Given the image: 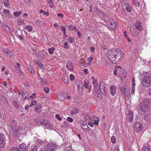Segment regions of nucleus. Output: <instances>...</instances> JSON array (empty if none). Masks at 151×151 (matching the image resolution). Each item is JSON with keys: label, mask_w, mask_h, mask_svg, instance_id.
<instances>
[{"label": "nucleus", "mask_w": 151, "mask_h": 151, "mask_svg": "<svg viewBox=\"0 0 151 151\" xmlns=\"http://www.w3.org/2000/svg\"><path fill=\"white\" fill-rule=\"evenodd\" d=\"M123 55L122 51L119 49L109 51L107 56L109 60L113 63L116 64L121 59Z\"/></svg>", "instance_id": "f257e3e1"}, {"label": "nucleus", "mask_w": 151, "mask_h": 151, "mask_svg": "<svg viewBox=\"0 0 151 151\" xmlns=\"http://www.w3.org/2000/svg\"><path fill=\"white\" fill-rule=\"evenodd\" d=\"M151 109V100L145 99L142 100L138 108L139 113L144 115Z\"/></svg>", "instance_id": "f03ea898"}, {"label": "nucleus", "mask_w": 151, "mask_h": 151, "mask_svg": "<svg viewBox=\"0 0 151 151\" xmlns=\"http://www.w3.org/2000/svg\"><path fill=\"white\" fill-rule=\"evenodd\" d=\"M142 83L143 85L146 87L151 86V76H145L142 79Z\"/></svg>", "instance_id": "7ed1b4c3"}, {"label": "nucleus", "mask_w": 151, "mask_h": 151, "mask_svg": "<svg viewBox=\"0 0 151 151\" xmlns=\"http://www.w3.org/2000/svg\"><path fill=\"white\" fill-rule=\"evenodd\" d=\"M143 128V124L139 122L135 123L133 126L134 131L136 132L142 131Z\"/></svg>", "instance_id": "20e7f679"}, {"label": "nucleus", "mask_w": 151, "mask_h": 151, "mask_svg": "<svg viewBox=\"0 0 151 151\" xmlns=\"http://www.w3.org/2000/svg\"><path fill=\"white\" fill-rule=\"evenodd\" d=\"M122 4L124 9H126L128 12H131L132 7L129 1L126 0H124L122 2Z\"/></svg>", "instance_id": "39448f33"}, {"label": "nucleus", "mask_w": 151, "mask_h": 151, "mask_svg": "<svg viewBox=\"0 0 151 151\" xmlns=\"http://www.w3.org/2000/svg\"><path fill=\"white\" fill-rule=\"evenodd\" d=\"M57 149V145L54 143H49L45 148V151H54Z\"/></svg>", "instance_id": "423d86ee"}, {"label": "nucleus", "mask_w": 151, "mask_h": 151, "mask_svg": "<svg viewBox=\"0 0 151 151\" xmlns=\"http://www.w3.org/2000/svg\"><path fill=\"white\" fill-rule=\"evenodd\" d=\"M108 24L107 25L108 28L111 30H113L116 27L115 22L112 19L109 20Z\"/></svg>", "instance_id": "0eeeda50"}, {"label": "nucleus", "mask_w": 151, "mask_h": 151, "mask_svg": "<svg viewBox=\"0 0 151 151\" xmlns=\"http://www.w3.org/2000/svg\"><path fill=\"white\" fill-rule=\"evenodd\" d=\"M120 91L122 95H123L125 98L128 97L130 95V91L128 88H126L122 87L120 88Z\"/></svg>", "instance_id": "6e6552de"}, {"label": "nucleus", "mask_w": 151, "mask_h": 151, "mask_svg": "<svg viewBox=\"0 0 151 151\" xmlns=\"http://www.w3.org/2000/svg\"><path fill=\"white\" fill-rule=\"evenodd\" d=\"M91 79L93 80L92 83L94 85V88L93 90V94L96 93V89L98 88V85L97 83V80L93 76L92 77Z\"/></svg>", "instance_id": "1a4fd4ad"}, {"label": "nucleus", "mask_w": 151, "mask_h": 151, "mask_svg": "<svg viewBox=\"0 0 151 151\" xmlns=\"http://www.w3.org/2000/svg\"><path fill=\"white\" fill-rule=\"evenodd\" d=\"M127 115V119L128 121L130 122H132L133 119V113L131 111H128L126 113Z\"/></svg>", "instance_id": "9d476101"}, {"label": "nucleus", "mask_w": 151, "mask_h": 151, "mask_svg": "<svg viewBox=\"0 0 151 151\" xmlns=\"http://www.w3.org/2000/svg\"><path fill=\"white\" fill-rule=\"evenodd\" d=\"M34 61L35 63L38 65L40 69L42 70H44V65L42 64V62L41 61L37 59L34 60Z\"/></svg>", "instance_id": "9b49d317"}, {"label": "nucleus", "mask_w": 151, "mask_h": 151, "mask_svg": "<svg viewBox=\"0 0 151 151\" xmlns=\"http://www.w3.org/2000/svg\"><path fill=\"white\" fill-rule=\"evenodd\" d=\"M134 26L137 29L140 31H142L143 30V27L141 23L140 22H137Z\"/></svg>", "instance_id": "f8f14e48"}, {"label": "nucleus", "mask_w": 151, "mask_h": 151, "mask_svg": "<svg viewBox=\"0 0 151 151\" xmlns=\"http://www.w3.org/2000/svg\"><path fill=\"white\" fill-rule=\"evenodd\" d=\"M77 86V91L79 95H81L83 94V86L81 83L79 85L78 84Z\"/></svg>", "instance_id": "ddd939ff"}, {"label": "nucleus", "mask_w": 151, "mask_h": 151, "mask_svg": "<svg viewBox=\"0 0 151 151\" xmlns=\"http://www.w3.org/2000/svg\"><path fill=\"white\" fill-rule=\"evenodd\" d=\"M4 55L8 56L10 58L12 57L13 56V53L11 51L9 50H3Z\"/></svg>", "instance_id": "4468645a"}, {"label": "nucleus", "mask_w": 151, "mask_h": 151, "mask_svg": "<svg viewBox=\"0 0 151 151\" xmlns=\"http://www.w3.org/2000/svg\"><path fill=\"white\" fill-rule=\"evenodd\" d=\"M36 55L38 58L41 59H43L45 56L44 52L42 51L39 52L38 53H36Z\"/></svg>", "instance_id": "2eb2a0df"}, {"label": "nucleus", "mask_w": 151, "mask_h": 151, "mask_svg": "<svg viewBox=\"0 0 151 151\" xmlns=\"http://www.w3.org/2000/svg\"><path fill=\"white\" fill-rule=\"evenodd\" d=\"M18 149L19 151H25L27 150L26 145L24 143L21 144Z\"/></svg>", "instance_id": "dca6fc26"}, {"label": "nucleus", "mask_w": 151, "mask_h": 151, "mask_svg": "<svg viewBox=\"0 0 151 151\" xmlns=\"http://www.w3.org/2000/svg\"><path fill=\"white\" fill-rule=\"evenodd\" d=\"M57 97L60 101H63L66 98L65 95L64 94H58L57 96Z\"/></svg>", "instance_id": "f3484780"}, {"label": "nucleus", "mask_w": 151, "mask_h": 151, "mask_svg": "<svg viewBox=\"0 0 151 151\" xmlns=\"http://www.w3.org/2000/svg\"><path fill=\"white\" fill-rule=\"evenodd\" d=\"M19 34H22V32L20 30H17L16 32V35L17 37L19 38L21 40H23V35H19Z\"/></svg>", "instance_id": "a211bd4d"}, {"label": "nucleus", "mask_w": 151, "mask_h": 151, "mask_svg": "<svg viewBox=\"0 0 151 151\" xmlns=\"http://www.w3.org/2000/svg\"><path fill=\"white\" fill-rule=\"evenodd\" d=\"M35 122L39 124H40L42 125H44V123L45 122L44 120V119H36L35 120Z\"/></svg>", "instance_id": "6ab92c4d"}, {"label": "nucleus", "mask_w": 151, "mask_h": 151, "mask_svg": "<svg viewBox=\"0 0 151 151\" xmlns=\"http://www.w3.org/2000/svg\"><path fill=\"white\" fill-rule=\"evenodd\" d=\"M66 66L68 69L71 70H73V66L72 63L70 61H68L66 64Z\"/></svg>", "instance_id": "aec40b11"}, {"label": "nucleus", "mask_w": 151, "mask_h": 151, "mask_svg": "<svg viewBox=\"0 0 151 151\" xmlns=\"http://www.w3.org/2000/svg\"><path fill=\"white\" fill-rule=\"evenodd\" d=\"M27 67L29 72L31 74H33L35 72V70L33 68V66L30 65H27Z\"/></svg>", "instance_id": "412c9836"}, {"label": "nucleus", "mask_w": 151, "mask_h": 151, "mask_svg": "<svg viewBox=\"0 0 151 151\" xmlns=\"http://www.w3.org/2000/svg\"><path fill=\"white\" fill-rule=\"evenodd\" d=\"M81 126L83 131L87 132L88 130V126L86 123H82Z\"/></svg>", "instance_id": "4be33fe9"}, {"label": "nucleus", "mask_w": 151, "mask_h": 151, "mask_svg": "<svg viewBox=\"0 0 151 151\" xmlns=\"http://www.w3.org/2000/svg\"><path fill=\"white\" fill-rule=\"evenodd\" d=\"M110 89V92L112 96L114 95L116 93V89L115 87L114 86H111Z\"/></svg>", "instance_id": "5701e85b"}, {"label": "nucleus", "mask_w": 151, "mask_h": 151, "mask_svg": "<svg viewBox=\"0 0 151 151\" xmlns=\"http://www.w3.org/2000/svg\"><path fill=\"white\" fill-rule=\"evenodd\" d=\"M44 128L49 129H52L51 125L45 122L44 123Z\"/></svg>", "instance_id": "b1692460"}, {"label": "nucleus", "mask_w": 151, "mask_h": 151, "mask_svg": "<svg viewBox=\"0 0 151 151\" xmlns=\"http://www.w3.org/2000/svg\"><path fill=\"white\" fill-rule=\"evenodd\" d=\"M41 106L40 105H37L35 108V111L37 113H40L41 111Z\"/></svg>", "instance_id": "393cba45"}, {"label": "nucleus", "mask_w": 151, "mask_h": 151, "mask_svg": "<svg viewBox=\"0 0 151 151\" xmlns=\"http://www.w3.org/2000/svg\"><path fill=\"white\" fill-rule=\"evenodd\" d=\"M94 122V124L98 125L99 122V119L96 116H93V118Z\"/></svg>", "instance_id": "a878e982"}, {"label": "nucleus", "mask_w": 151, "mask_h": 151, "mask_svg": "<svg viewBox=\"0 0 151 151\" xmlns=\"http://www.w3.org/2000/svg\"><path fill=\"white\" fill-rule=\"evenodd\" d=\"M13 131L14 132H16V127H15V121L13 120L11 123Z\"/></svg>", "instance_id": "bb28decb"}, {"label": "nucleus", "mask_w": 151, "mask_h": 151, "mask_svg": "<svg viewBox=\"0 0 151 151\" xmlns=\"http://www.w3.org/2000/svg\"><path fill=\"white\" fill-rule=\"evenodd\" d=\"M44 143V142L39 139H37L36 141V146H37L38 147L40 146L43 145Z\"/></svg>", "instance_id": "cd10ccee"}, {"label": "nucleus", "mask_w": 151, "mask_h": 151, "mask_svg": "<svg viewBox=\"0 0 151 151\" xmlns=\"http://www.w3.org/2000/svg\"><path fill=\"white\" fill-rule=\"evenodd\" d=\"M84 119L85 121H88L90 120L91 117L88 115L87 113H84Z\"/></svg>", "instance_id": "c85d7f7f"}, {"label": "nucleus", "mask_w": 151, "mask_h": 151, "mask_svg": "<svg viewBox=\"0 0 151 151\" xmlns=\"http://www.w3.org/2000/svg\"><path fill=\"white\" fill-rule=\"evenodd\" d=\"M100 86H102V87H101V88L102 89V90H101V93H102L104 94L105 93V87L104 85V83H100Z\"/></svg>", "instance_id": "c756f323"}, {"label": "nucleus", "mask_w": 151, "mask_h": 151, "mask_svg": "<svg viewBox=\"0 0 151 151\" xmlns=\"http://www.w3.org/2000/svg\"><path fill=\"white\" fill-rule=\"evenodd\" d=\"M134 25H131L130 26V29H131V32L132 35L133 36H135V32L134 31L135 30V28H134Z\"/></svg>", "instance_id": "7c9ffc66"}, {"label": "nucleus", "mask_w": 151, "mask_h": 151, "mask_svg": "<svg viewBox=\"0 0 151 151\" xmlns=\"http://www.w3.org/2000/svg\"><path fill=\"white\" fill-rule=\"evenodd\" d=\"M142 151H151V148L149 146H145L143 148Z\"/></svg>", "instance_id": "2f4dec72"}, {"label": "nucleus", "mask_w": 151, "mask_h": 151, "mask_svg": "<svg viewBox=\"0 0 151 151\" xmlns=\"http://www.w3.org/2000/svg\"><path fill=\"white\" fill-rule=\"evenodd\" d=\"M16 127V131L14 132V131H13V132H14L15 136H16V135L18 134L19 132L20 131L21 129V127L19 126H18V127Z\"/></svg>", "instance_id": "473e14b6"}, {"label": "nucleus", "mask_w": 151, "mask_h": 151, "mask_svg": "<svg viewBox=\"0 0 151 151\" xmlns=\"http://www.w3.org/2000/svg\"><path fill=\"white\" fill-rule=\"evenodd\" d=\"M2 27L6 31L7 33H10V29L7 26L5 25H2Z\"/></svg>", "instance_id": "72a5a7b5"}, {"label": "nucleus", "mask_w": 151, "mask_h": 151, "mask_svg": "<svg viewBox=\"0 0 151 151\" xmlns=\"http://www.w3.org/2000/svg\"><path fill=\"white\" fill-rule=\"evenodd\" d=\"M47 1L50 8H52L54 6V3L52 2V0H47Z\"/></svg>", "instance_id": "f704fd0d"}, {"label": "nucleus", "mask_w": 151, "mask_h": 151, "mask_svg": "<svg viewBox=\"0 0 151 151\" xmlns=\"http://www.w3.org/2000/svg\"><path fill=\"white\" fill-rule=\"evenodd\" d=\"M63 81L65 83H68L69 82V78L67 76H65L63 79Z\"/></svg>", "instance_id": "c9c22d12"}, {"label": "nucleus", "mask_w": 151, "mask_h": 151, "mask_svg": "<svg viewBox=\"0 0 151 151\" xmlns=\"http://www.w3.org/2000/svg\"><path fill=\"white\" fill-rule=\"evenodd\" d=\"M84 86L86 88V89H88V92L89 93H90L91 91V87L90 86H88V84L86 83H84Z\"/></svg>", "instance_id": "e433bc0d"}, {"label": "nucleus", "mask_w": 151, "mask_h": 151, "mask_svg": "<svg viewBox=\"0 0 151 151\" xmlns=\"http://www.w3.org/2000/svg\"><path fill=\"white\" fill-rule=\"evenodd\" d=\"M96 12L98 15H101V14H102V17H103L104 15V12L103 11H100V10L99 9H96Z\"/></svg>", "instance_id": "4c0bfd02"}, {"label": "nucleus", "mask_w": 151, "mask_h": 151, "mask_svg": "<svg viewBox=\"0 0 151 151\" xmlns=\"http://www.w3.org/2000/svg\"><path fill=\"white\" fill-rule=\"evenodd\" d=\"M5 142L4 139L0 141V147L3 148L5 145Z\"/></svg>", "instance_id": "58836bf2"}, {"label": "nucleus", "mask_w": 151, "mask_h": 151, "mask_svg": "<svg viewBox=\"0 0 151 151\" xmlns=\"http://www.w3.org/2000/svg\"><path fill=\"white\" fill-rule=\"evenodd\" d=\"M22 12L21 11L14 12L13 14L16 17H18L21 14Z\"/></svg>", "instance_id": "ea45409f"}, {"label": "nucleus", "mask_w": 151, "mask_h": 151, "mask_svg": "<svg viewBox=\"0 0 151 151\" xmlns=\"http://www.w3.org/2000/svg\"><path fill=\"white\" fill-rule=\"evenodd\" d=\"M3 3L4 6L6 7L8 6L9 4V0H4Z\"/></svg>", "instance_id": "a19ab883"}, {"label": "nucleus", "mask_w": 151, "mask_h": 151, "mask_svg": "<svg viewBox=\"0 0 151 151\" xmlns=\"http://www.w3.org/2000/svg\"><path fill=\"white\" fill-rule=\"evenodd\" d=\"M55 49L54 47H52L48 49V52L50 54H53Z\"/></svg>", "instance_id": "79ce46f5"}, {"label": "nucleus", "mask_w": 151, "mask_h": 151, "mask_svg": "<svg viewBox=\"0 0 151 151\" xmlns=\"http://www.w3.org/2000/svg\"><path fill=\"white\" fill-rule=\"evenodd\" d=\"M93 60V58L91 57H90L87 59V61L88 62V64L90 65H91V61Z\"/></svg>", "instance_id": "37998d69"}, {"label": "nucleus", "mask_w": 151, "mask_h": 151, "mask_svg": "<svg viewBox=\"0 0 151 151\" xmlns=\"http://www.w3.org/2000/svg\"><path fill=\"white\" fill-rule=\"evenodd\" d=\"M96 91L97 95L100 94V93L101 92V86H99L98 87V88L96 89Z\"/></svg>", "instance_id": "c03bdc74"}, {"label": "nucleus", "mask_w": 151, "mask_h": 151, "mask_svg": "<svg viewBox=\"0 0 151 151\" xmlns=\"http://www.w3.org/2000/svg\"><path fill=\"white\" fill-rule=\"evenodd\" d=\"M13 104L14 106L17 109H19V106L18 104L16 101H13Z\"/></svg>", "instance_id": "a18cd8bd"}, {"label": "nucleus", "mask_w": 151, "mask_h": 151, "mask_svg": "<svg viewBox=\"0 0 151 151\" xmlns=\"http://www.w3.org/2000/svg\"><path fill=\"white\" fill-rule=\"evenodd\" d=\"M40 80L42 84H45L46 83V79L44 78L43 79L41 78H40Z\"/></svg>", "instance_id": "49530a36"}, {"label": "nucleus", "mask_w": 151, "mask_h": 151, "mask_svg": "<svg viewBox=\"0 0 151 151\" xmlns=\"http://www.w3.org/2000/svg\"><path fill=\"white\" fill-rule=\"evenodd\" d=\"M111 142L113 143H115L116 142V137L114 136H112L111 137Z\"/></svg>", "instance_id": "de8ad7c7"}, {"label": "nucleus", "mask_w": 151, "mask_h": 151, "mask_svg": "<svg viewBox=\"0 0 151 151\" xmlns=\"http://www.w3.org/2000/svg\"><path fill=\"white\" fill-rule=\"evenodd\" d=\"M10 12L7 9H4L3 11V13L6 15H9Z\"/></svg>", "instance_id": "09e8293b"}, {"label": "nucleus", "mask_w": 151, "mask_h": 151, "mask_svg": "<svg viewBox=\"0 0 151 151\" xmlns=\"http://www.w3.org/2000/svg\"><path fill=\"white\" fill-rule=\"evenodd\" d=\"M26 29L29 32H31L32 31V27L28 25L26 26Z\"/></svg>", "instance_id": "8fccbe9b"}, {"label": "nucleus", "mask_w": 151, "mask_h": 151, "mask_svg": "<svg viewBox=\"0 0 151 151\" xmlns=\"http://www.w3.org/2000/svg\"><path fill=\"white\" fill-rule=\"evenodd\" d=\"M28 96V93L27 92H25L23 94V97L25 99H27V96Z\"/></svg>", "instance_id": "3c124183"}, {"label": "nucleus", "mask_w": 151, "mask_h": 151, "mask_svg": "<svg viewBox=\"0 0 151 151\" xmlns=\"http://www.w3.org/2000/svg\"><path fill=\"white\" fill-rule=\"evenodd\" d=\"M73 40L74 39L73 38L70 37L67 40L68 42L70 43H72L73 42Z\"/></svg>", "instance_id": "603ef678"}, {"label": "nucleus", "mask_w": 151, "mask_h": 151, "mask_svg": "<svg viewBox=\"0 0 151 151\" xmlns=\"http://www.w3.org/2000/svg\"><path fill=\"white\" fill-rule=\"evenodd\" d=\"M30 151H37L36 146H32L31 148Z\"/></svg>", "instance_id": "864d4df0"}, {"label": "nucleus", "mask_w": 151, "mask_h": 151, "mask_svg": "<svg viewBox=\"0 0 151 151\" xmlns=\"http://www.w3.org/2000/svg\"><path fill=\"white\" fill-rule=\"evenodd\" d=\"M43 90L46 93H47L49 92L50 89L49 88L46 87L44 88Z\"/></svg>", "instance_id": "5fc2aeb1"}, {"label": "nucleus", "mask_w": 151, "mask_h": 151, "mask_svg": "<svg viewBox=\"0 0 151 151\" xmlns=\"http://www.w3.org/2000/svg\"><path fill=\"white\" fill-rule=\"evenodd\" d=\"M37 101L36 100L33 101H32L31 104H30V106L31 107H32L33 105H35V104L37 103Z\"/></svg>", "instance_id": "6e6d98bb"}, {"label": "nucleus", "mask_w": 151, "mask_h": 151, "mask_svg": "<svg viewBox=\"0 0 151 151\" xmlns=\"http://www.w3.org/2000/svg\"><path fill=\"white\" fill-rule=\"evenodd\" d=\"M64 47L66 49H68L69 47V46L67 42H65L64 43Z\"/></svg>", "instance_id": "4d7b16f0"}, {"label": "nucleus", "mask_w": 151, "mask_h": 151, "mask_svg": "<svg viewBox=\"0 0 151 151\" xmlns=\"http://www.w3.org/2000/svg\"><path fill=\"white\" fill-rule=\"evenodd\" d=\"M70 80L72 81L75 79V77L74 75L72 74H71L70 75Z\"/></svg>", "instance_id": "13d9d810"}, {"label": "nucleus", "mask_w": 151, "mask_h": 151, "mask_svg": "<svg viewBox=\"0 0 151 151\" xmlns=\"http://www.w3.org/2000/svg\"><path fill=\"white\" fill-rule=\"evenodd\" d=\"M4 135L0 133V141L4 139Z\"/></svg>", "instance_id": "bf43d9fd"}, {"label": "nucleus", "mask_w": 151, "mask_h": 151, "mask_svg": "<svg viewBox=\"0 0 151 151\" xmlns=\"http://www.w3.org/2000/svg\"><path fill=\"white\" fill-rule=\"evenodd\" d=\"M135 86H134V85H132V92L131 93L132 94H134V93L135 91Z\"/></svg>", "instance_id": "052dcab7"}, {"label": "nucleus", "mask_w": 151, "mask_h": 151, "mask_svg": "<svg viewBox=\"0 0 151 151\" xmlns=\"http://www.w3.org/2000/svg\"><path fill=\"white\" fill-rule=\"evenodd\" d=\"M24 93V91L22 88L19 89L18 91V93L19 94H23Z\"/></svg>", "instance_id": "680f3d73"}, {"label": "nucleus", "mask_w": 151, "mask_h": 151, "mask_svg": "<svg viewBox=\"0 0 151 151\" xmlns=\"http://www.w3.org/2000/svg\"><path fill=\"white\" fill-rule=\"evenodd\" d=\"M10 151H19L18 148L13 147L10 150Z\"/></svg>", "instance_id": "e2e57ef3"}, {"label": "nucleus", "mask_w": 151, "mask_h": 151, "mask_svg": "<svg viewBox=\"0 0 151 151\" xmlns=\"http://www.w3.org/2000/svg\"><path fill=\"white\" fill-rule=\"evenodd\" d=\"M55 117L59 120H61L62 119V118L60 117L59 114H57L55 115Z\"/></svg>", "instance_id": "0e129e2a"}, {"label": "nucleus", "mask_w": 151, "mask_h": 151, "mask_svg": "<svg viewBox=\"0 0 151 151\" xmlns=\"http://www.w3.org/2000/svg\"><path fill=\"white\" fill-rule=\"evenodd\" d=\"M67 120L70 122H73V119L70 117H67Z\"/></svg>", "instance_id": "69168bd1"}, {"label": "nucleus", "mask_w": 151, "mask_h": 151, "mask_svg": "<svg viewBox=\"0 0 151 151\" xmlns=\"http://www.w3.org/2000/svg\"><path fill=\"white\" fill-rule=\"evenodd\" d=\"M16 66L17 67V68H18L17 69L19 70L20 72H21V70L19 68L21 67L20 64L19 63H17L16 64Z\"/></svg>", "instance_id": "338daca9"}, {"label": "nucleus", "mask_w": 151, "mask_h": 151, "mask_svg": "<svg viewBox=\"0 0 151 151\" xmlns=\"http://www.w3.org/2000/svg\"><path fill=\"white\" fill-rule=\"evenodd\" d=\"M135 80L134 78V77H133L132 78V85H134V86H135Z\"/></svg>", "instance_id": "774afa93"}]
</instances>
